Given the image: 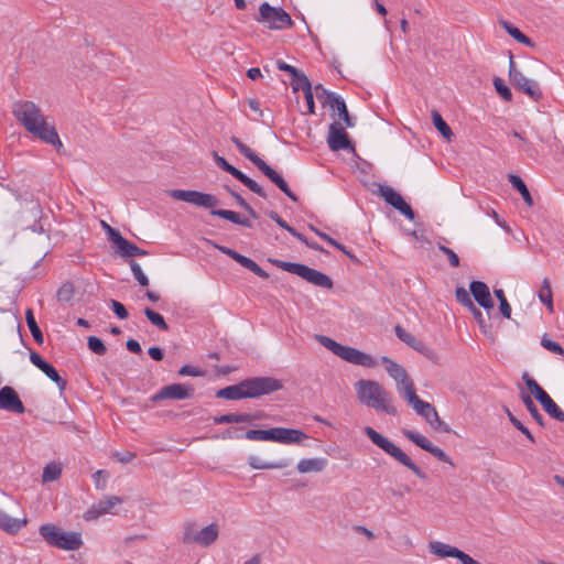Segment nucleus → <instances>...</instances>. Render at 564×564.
I'll use <instances>...</instances> for the list:
<instances>
[{"label": "nucleus", "mask_w": 564, "mask_h": 564, "mask_svg": "<svg viewBox=\"0 0 564 564\" xmlns=\"http://www.w3.org/2000/svg\"><path fill=\"white\" fill-rule=\"evenodd\" d=\"M12 112L28 132L57 150L63 147L55 127L46 120L42 110L33 101L15 102Z\"/></svg>", "instance_id": "nucleus-1"}, {"label": "nucleus", "mask_w": 564, "mask_h": 564, "mask_svg": "<svg viewBox=\"0 0 564 564\" xmlns=\"http://www.w3.org/2000/svg\"><path fill=\"white\" fill-rule=\"evenodd\" d=\"M283 389L281 380L273 377H252L216 392V397L227 400L257 399Z\"/></svg>", "instance_id": "nucleus-2"}, {"label": "nucleus", "mask_w": 564, "mask_h": 564, "mask_svg": "<svg viewBox=\"0 0 564 564\" xmlns=\"http://www.w3.org/2000/svg\"><path fill=\"white\" fill-rule=\"evenodd\" d=\"M355 390L362 405L391 416L398 415L392 394L378 381L360 379L355 383Z\"/></svg>", "instance_id": "nucleus-3"}, {"label": "nucleus", "mask_w": 564, "mask_h": 564, "mask_svg": "<svg viewBox=\"0 0 564 564\" xmlns=\"http://www.w3.org/2000/svg\"><path fill=\"white\" fill-rule=\"evenodd\" d=\"M169 195L174 199L182 200L197 207L210 209V214L213 216L227 219L243 227H252L248 218H242L236 212L228 209H215V207L219 205V199L212 194L203 193L199 191L171 189L169 191Z\"/></svg>", "instance_id": "nucleus-4"}, {"label": "nucleus", "mask_w": 564, "mask_h": 564, "mask_svg": "<svg viewBox=\"0 0 564 564\" xmlns=\"http://www.w3.org/2000/svg\"><path fill=\"white\" fill-rule=\"evenodd\" d=\"M316 339L326 349L330 350L333 354L347 362L367 368H375L377 366V361L372 356L357 348L344 346L324 335H316Z\"/></svg>", "instance_id": "nucleus-5"}, {"label": "nucleus", "mask_w": 564, "mask_h": 564, "mask_svg": "<svg viewBox=\"0 0 564 564\" xmlns=\"http://www.w3.org/2000/svg\"><path fill=\"white\" fill-rule=\"evenodd\" d=\"M365 434L370 438V441L381 448L386 454L393 457L398 463L409 468L412 473H414L419 478L426 479V474L417 467L413 460L401 451L395 444H393L389 438L381 435L371 426H366L364 429Z\"/></svg>", "instance_id": "nucleus-6"}, {"label": "nucleus", "mask_w": 564, "mask_h": 564, "mask_svg": "<svg viewBox=\"0 0 564 564\" xmlns=\"http://www.w3.org/2000/svg\"><path fill=\"white\" fill-rule=\"evenodd\" d=\"M231 142L237 147L239 152L251 161L272 183H274L290 199L297 202V196L290 189L284 178L271 166H269L261 158H259L249 147H247L237 137H231Z\"/></svg>", "instance_id": "nucleus-7"}, {"label": "nucleus", "mask_w": 564, "mask_h": 564, "mask_svg": "<svg viewBox=\"0 0 564 564\" xmlns=\"http://www.w3.org/2000/svg\"><path fill=\"white\" fill-rule=\"evenodd\" d=\"M39 532L48 545L61 550L77 551L83 545L80 533L65 532L52 523L41 525Z\"/></svg>", "instance_id": "nucleus-8"}, {"label": "nucleus", "mask_w": 564, "mask_h": 564, "mask_svg": "<svg viewBox=\"0 0 564 564\" xmlns=\"http://www.w3.org/2000/svg\"><path fill=\"white\" fill-rule=\"evenodd\" d=\"M273 263L278 268L289 273L295 274L315 286L329 290L334 285L333 280L327 274L305 264L281 260H275Z\"/></svg>", "instance_id": "nucleus-9"}, {"label": "nucleus", "mask_w": 564, "mask_h": 564, "mask_svg": "<svg viewBox=\"0 0 564 564\" xmlns=\"http://www.w3.org/2000/svg\"><path fill=\"white\" fill-rule=\"evenodd\" d=\"M254 20L269 30H284L293 25L290 14L282 8L272 7L269 2H263L259 7V13Z\"/></svg>", "instance_id": "nucleus-10"}, {"label": "nucleus", "mask_w": 564, "mask_h": 564, "mask_svg": "<svg viewBox=\"0 0 564 564\" xmlns=\"http://www.w3.org/2000/svg\"><path fill=\"white\" fill-rule=\"evenodd\" d=\"M509 79L511 85L522 94L527 95L534 101H539L542 97V90L539 84L533 80L527 78L516 66L513 61V56L510 54L509 57Z\"/></svg>", "instance_id": "nucleus-11"}, {"label": "nucleus", "mask_w": 564, "mask_h": 564, "mask_svg": "<svg viewBox=\"0 0 564 564\" xmlns=\"http://www.w3.org/2000/svg\"><path fill=\"white\" fill-rule=\"evenodd\" d=\"M522 380L530 392L543 406L545 412L555 420L564 423V412L558 408L547 392L533 378H531L528 372L522 375Z\"/></svg>", "instance_id": "nucleus-12"}, {"label": "nucleus", "mask_w": 564, "mask_h": 564, "mask_svg": "<svg viewBox=\"0 0 564 564\" xmlns=\"http://www.w3.org/2000/svg\"><path fill=\"white\" fill-rule=\"evenodd\" d=\"M214 160L218 167L223 169L227 173H229L231 176L240 181L245 186H247L251 192L256 193L257 195L265 198L267 193L264 189L252 178L243 174L240 170L236 169L234 165L229 164L225 158L218 155L216 152H214Z\"/></svg>", "instance_id": "nucleus-13"}, {"label": "nucleus", "mask_w": 564, "mask_h": 564, "mask_svg": "<svg viewBox=\"0 0 564 564\" xmlns=\"http://www.w3.org/2000/svg\"><path fill=\"white\" fill-rule=\"evenodd\" d=\"M195 389L191 384L172 383L162 387L155 394L151 397V401L158 402L161 400H185L194 395Z\"/></svg>", "instance_id": "nucleus-14"}, {"label": "nucleus", "mask_w": 564, "mask_h": 564, "mask_svg": "<svg viewBox=\"0 0 564 564\" xmlns=\"http://www.w3.org/2000/svg\"><path fill=\"white\" fill-rule=\"evenodd\" d=\"M394 330H395L397 337L401 341L405 343L408 346H410L414 350L421 352L424 357L430 359L432 362L438 364L440 357L434 349L426 346L422 340L417 339L414 335H412L411 333L405 330L400 325H397Z\"/></svg>", "instance_id": "nucleus-15"}, {"label": "nucleus", "mask_w": 564, "mask_h": 564, "mask_svg": "<svg viewBox=\"0 0 564 564\" xmlns=\"http://www.w3.org/2000/svg\"><path fill=\"white\" fill-rule=\"evenodd\" d=\"M379 195L386 200L387 204L391 205L402 215H404L409 220H413L415 214L411 206L403 199L400 193L394 191L392 187L388 185H381L378 189Z\"/></svg>", "instance_id": "nucleus-16"}, {"label": "nucleus", "mask_w": 564, "mask_h": 564, "mask_svg": "<svg viewBox=\"0 0 564 564\" xmlns=\"http://www.w3.org/2000/svg\"><path fill=\"white\" fill-rule=\"evenodd\" d=\"M327 144L332 151L354 149L347 132L338 122H333L329 126Z\"/></svg>", "instance_id": "nucleus-17"}, {"label": "nucleus", "mask_w": 564, "mask_h": 564, "mask_svg": "<svg viewBox=\"0 0 564 564\" xmlns=\"http://www.w3.org/2000/svg\"><path fill=\"white\" fill-rule=\"evenodd\" d=\"M315 93L324 106H329L332 110L337 111L339 118L344 115L347 116L346 102L339 95L326 90L321 84L315 86Z\"/></svg>", "instance_id": "nucleus-18"}, {"label": "nucleus", "mask_w": 564, "mask_h": 564, "mask_svg": "<svg viewBox=\"0 0 564 564\" xmlns=\"http://www.w3.org/2000/svg\"><path fill=\"white\" fill-rule=\"evenodd\" d=\"M122 499L118 496H108L105 499L99 500L94 503L85 513L84 519L87 521H93L98 519L99 517L110 513L111 510L120 505Z\"/></svg>", "instance_id": "nucleus-19"}, {"label": "nucleus", "mask_w": 564, "mask_h": 564, "mask_svg": "<svg viewBox=\"0 0 564 564\" xmlns=\"http://www.w3.org/2000/svg\"><path fill=\"white\" fill-rule=\"evenodd\" d=\"M0 409L18 414H22L25 411L19 394L12 387L9 386L2 387L0 389Z\"/></svg>", "instance_id": "nucleus-20"}, {"label": "nucleus", "mask_w": 564, "mask_h": 564, "mask_svg": "<svg viewBox=\"0 0 564 564\" xmlns=\"http://www.w3.org/2000/svg\"><path fill=\"white\" fill-rule=\"evenodd\" d=\"M470 293L475 301L485 310L494 308V301L490 295L489 288L481 281H473L469 285Z\"/></svg>", "instance_id": "nucleus-21"}, {"label": "nucleus", "mask_w": 564, "mask_h": 564, "mask_svg": "<svg viewBox=\"0 0 564 564\" xmlns=\"http://www.w3.org/2000/svg\"><path fill=\"white\" fill-rule=\"evenodd\" d=\"M307 437V435L296 429H286V427H274V437L273 442L282 443V444H296L301 443Z\"/></svg>", "instance_id": "nucleus-22"}, {"label": "nucleus", "mask_w": 564, "mask_h": 564, "mask_svg": "<svg viewBox=\"0 0 564 564\" xmlns=\"http://www.w3.org/2000/svg\"><path fill=\"white\" fill-rule=\"evenodd\" d=\"M408 403L412 406L416 414L424 417L429 424H431L432 421H438V413L435 408L431 403L420 399L417 395L412 397V400L408 401Z\"/></svg>", "instance_id": "nucleus-23"}, {"label": "nucleus", "mask_w": 564, "mask_h": 564, "mask_svg": "<svg viewBox=\"0 0 564 564\" xmlns=\"http://www.w3.org/2000/svg\"><path fill=\"white\" fill-rule=\"evenodd\" d=\"M219 535V527L217 523H210L207 527L200 529L197 533L196 543L200 546H209L213 544Z\"/></svg>", "instance_id": "nucleus-24"}, {"label": "nucleus", "mask_w": 564, "mask_h": 564, "mask_svg": "<svg viewBox=\"0 0 564 564\" xmlns=\"http://www.w3.org/2000/svg\"><path fill=\"white\" fill-rule=\"evenodd\" d=\"M430 552L441 558L445 557H455L457 558L459 554V549L452 546L449 544H446L441 541H433L429 544Z\"/></svg>", "instance_id": "nucleus-25"}, {"label": "nucleus", "mask_w": 564, "mask_h": 564, "mask_svg": "<svg viewBox=\"0 0 564 564\" xmlns=\"http://www.w3.org/2000/svg\"><path fill=\"white\" fill-rule=\"evenodd\" d=\"M248 464L253 469H282L290 465V460L280 459L276 462H264L258 456H250Z\"/></svg>", "instance_id": "nucleus-26"}, {"label": "nucleus", "mask_w": 564, "mask_h": 564, "mask_svg": "<svg viewBox=\"0 0 564 564\" xmlns=\"http://www.w3.org/2000/svg\"><path fill=\"white\" fill-rule=\"evenodd\" d=\"M326 463L325 458H304L299 462L297 470L302 474L312 471L318 473L325 468Z\"/></svg>", "instance_id": "nucleus-27"}, {"label": "nucleus", "mask_w": 564, "mask_h": 564, "mask_svg": "<svg viewBox=\"0 0 564 564\" xmlns=\"http://www.w3.org/2000/svg\"><path fill=\"white\" fill-rule=\"evenodd\" d=\"M381 362L384 366L388 375L394 381L404 380V378L408 375V372H406V370L401 365L397 364L395 361H393L392 359H390L387 356H383L381 358Z\"/></svg>", "instance_id": "nucleus-28"}, {"label": "nucleus", "mask_w": 564, "mask_h": 564, "mask_svg": "<svg viewBox=\"0 0 564 564\" xmlns=\"http://www.w3.org/2000/svg\"><path fill=\"white\" fill-rule=\"evenodd\" d=\"M26 524L25 520L12 518L8 513L0 510V528L8 533H17L23 525Z\"/></svg>", "instance_id": "nucleus-29"}, {"label": "nucleus", "mask_w": 564, "mask_h": 564, "mask_svg": "<svg viewBox=\"0 0 564 564\" xmlns=\"http://www.w3.org/2000/svg\"><path fill=\"white\" fill-rule=\"evenodd\" d=\"M508 181L511 183L513 188H516L522 196L523 200L528 206H533V198L522 178L516 174H509Z\"/></svg>", "instance_id": "nucleus-30"}, {"label": "nucleus", "mask_w": 564, "mask_h": 564, "mask_svg": "<svg viewBox=\"0 0 564 564\" xmlns=\"http://www.w3.org/2000/svg\"><path fill=\"white\" fill-rule=\"evenodd\" d=\"M118 251L123 257H137V256H147L149 254L148 251L140 249L137 245L133 242L127 240L123 238L120 240V243L118 245Z\"/></svg>", "instance_id": "nucleus-31"}, {"label": "nucleus", "mask_w": 564, "mask_h": 564, "mask_svg": "<svg viewBox=\"0 0 564 564\" xmlns=\"http://www.w3.org/2000/svg\"><path fill=\"white\" fill-rule=\"evenodd\" d=\"M399 394L406 401L412 400V397H416V391L412 379L409 375L405 376L404 380L395 381Z\"/></svg>", "instance_id": "nucleus-32"}, {"label": "nucleus", "mask_w": 564, "mask_h": 564, "mask_svg": "<svg viewBox=\"0 0 564 564\" xmlns=\"http://www.w3.org/2000/svg\"><path fill=\"white\" fill-rule=\"evenodd\" d=\"M403 435L409 441H411L412 443H414L415 445H417L419 447L426 452H429L433 446V443L430 440H427L424 435L412 430H403Z\"/></svg>", "instance_id": "nucleus-33"}, {"label": "nucleus", "mask_w": 564, "mask_h": 564, "mask_svg": "<svg viewBox=\"0 0 564 564\" xmlns=\"http://www.w3.org/2000/svg\"><path fill=\"white\" fill-rule=\"evenodd\" d=\"M403 435L409 441H411L412 443H414L415 445H417L419 447L426 452H429L433 446V443L430 440H427L424 435L412 430H403Z\"/></svg>", "instance_id": "nucleus-34"}, {"label": "nucleus", "mask_w": 564, "mask_h": 564, "mask_svg": "<svg viewBox=\"0 0 564 564\" xmlns=\"http://www.w3.org/2000/svg\"><path fill=\"white\" fill-rule=\"evenodd\" d=\"M501 25L503 26L506 32L511 37H513L516 41H518L519 43L524 44L530 47L533 46V42L525 34H523L518 28L512 25L511 23H509L507 21H502Z\"/></svg>", "instance_id": "nucleus-35"}, {"label": "nucleus", "mask_w": 564, "mask_h": 564, "mask_svg": "<svg viewBox=\"0 0 564 564\" xmlns=\"http://www.w3.org/2000/svg\"><path fill=\"white\" fill-rule=\"evenodd\" d=\"M25 319H26V324H28V327L34 338V340L39 344V345H42L43 341H44V338H43V334L35 321V317H34V314H33V311L31 308L26 310L25 312Z\"/></svg>", "instance_id": "nucleus-36"}, {"label": "nucleus", "mask_w": 564, "mask_h": 564, "mask_svg": "<svg viewBox=\"0 0 564 564\" xmlns=\"http://www.w3.org/2000/svg\"><path fill=\"white\" fill-rule=\"evenodd\" d=\"M432 120L437 131L447 140L453 137V131L449 126L445 122L438 111H432Z\"/></svg>", "instance_id": "nucleus-37"}, {"label": "nucleus", "mask_w": 564, "mask_h": 564, "mask_svg": "<svg viewBox=\"0 0 564 564\" xmlns=\"http://www.w3.org/2000/svg\"><path fill=\"white\" fill-rule=\"evenodd\" d=\"M540 301L545 304L550 312L553 311V294L549 279H544L539 291Z\"/></svg>", "instance_id": "nucleus-38"}, {"label": "nucleus", "mask_w": 564, "mask_h": 564, "mask_svg": "<svg viewBox=\"0 0 564 564\" xmlns=\"http://www.w3.org/2000/svg\"><path fill=\"white\" fill-rule=\"evenodd\" d=\"M521 399H522V402L523 404L525 405L527 410L529 411V413L531 414V416L534 419V421L543 426L544 425V420H543V416L542 414L539 412V409L538 406L535 405V403L533 402L532 398L527 394V393H523L521 395Z\"/></svg>", "instance_id": "nucleus-39"}, {"label": "nucleus", "mask_w": 564, "mask_h": 564, "mask_svg": "<svg viewBox=\"0 0 564 564\" xmlns=\"http://www.w3.org/2000/svg\"><path fill=\"white\" fill-rule=\"evenodd\" d=\"M238 263L241 264L243 268L253 272L259 278H262V279L269 278L268 272L264 271L260 265H258V263L256 261H253L252 259H250L248 257L241 256Z\"/></svg>", "instance_id": "nucleus-40"}, {"label": "nucleus", "mask_w": 564, "mask_h": 564, "mask_svg": "<svg viewBox=\"0 0 564 564\" xmlns=\"http://www.w3.org/2000/svg\"><path fill=\"white\" fill-rule=\"evenodd\" d=\"M245 437L250 441H272L274 437V427L270 430H249Z\"/></svg>", "instance_id": "nucleus-41"}, {"label": "nucleus", "mask_w": 564, "mask_h": 564, "mask_svg": "<svg viewBox=\"0 0 564 564\" xmlns=\"http://www.w3.org/2000/svg\"><path fill=\"white\" fill-rule=\"evenodd\" d=\"M62 474V468L58 464L50 463L47 464L42 474V479L44 482H50L57 480Z\"/></svg>", "instance_id": "nucleus-42"}, {"label": "nucleus", "mask_w": 564, "mask_h": 564, "mask_svg": "<svg viewBox=\"0 0 564 564\" xmlns=\"http://www.w3.org/2000/svg\"><path fill=\"white\" fill-rule=\"evenodd\" d=\"M41 371H43L52 381H54L61 391L66 388V380L58 375L57 370L51 364L47 362L41 369Z\"/></svg>", "instance_id": "nucleus-43"}, {"label": "nucleus", "mask_w": 564, "mask_h": 564, "mask_svg": "<svg viewBox=\"0 0 564 564\" xmlns=\"http://www.w3.org/2000/svg\"><path fill=\"white\" fill-rule=\"evenodd\" d=\"M144 314L148 317V319L159 329L164 332L169 330V325L166 324L164 317L161 314L154 312L149 307L144 308Z\"/></svg>", "instance_id": "nucleus-44"}, {"label": "nucleus", "mask_w": 564, "mask_h": 564, "mask_svg": "<svg viewBox=\"0 0 564 564\" xmlns=\"http://www.w3.org/2000/svg\"><path fill=\"white\" fill-rule=\"evenodd\" d=\"M492 83L498 95L503 100L510 102L512 100V93L510 88L505 84V82L500 77H495Z\"/></svg>", "instance_id": "nucleus-45"}, {"label": "nucleus", "mask_w": 564, "mask_h": 564, "mask_svg": "<svg viewBox=\"0 0 564 564\" xmlns=\"http://www.w3.org/2000/svg\"><path fill=\"white\" fill-rule=\"evenodd\" d=\"M506 413H507L510 422L512 423V425L517 430H519L521 433H523L529 441L534 443L535 438L532 435V433L511 413V411L508 408H506Z\"/></svg>", "instance_id": "nucleus-46"}, {"label": "nucleus", "mask_w": 564, "mask_h": 564, "mask_svg": "<svg viewBox=\"0 0 564 564\" xmlns=\"http://www.w3.org/2000/svg\"><path fill=\"white\" fill-rule=\"evenodd\" d=\"M87 345H88V348L93 352H95V354H97L99 356L105 355L106 351H107V348H106L104 341L100 338L96 337V336L88 337Z\"/></svg>", "instance_id": "nucleus-47"}, {"label": "nucleus", "mask_w": 564, "mask_h": 564, "mask_svg": "<svg viewBox=\"0 0 564 564\" xmlns=\"http://www.w3.org/2000/svg\"><path fill=\"white\" fill-rule=\"evenodd\" d=\"M130 268H131V271L133 273V276L135 278V280L139 282V284L141 286H148L149 285V279L148 276L143 273L140 264L133 260L130 261Z\"/></svg>", "instance_id": "nucleus-48"}, {"label": "nucleus", "mask_w": 564, "mask_h": 564, "mask_svg": "<svg viewBox=\"0 0 564 564\" xmlns=\"http://www.w3.org/2000/svg\"><path fill=\"white\" fill-rule=\"evenodd\" d=\"M541 345L543 348L552 351L553 354H556V355L564 354L563 347L558 343L551 340L546 334L542 336Z\"/></svg>", "instance_id": "nucleus-49"}, {"label": "nucleus", "mask_w": 564, "mask_h": 564, "mask_svg": "<svg viewBox=\"0 0 564 564\" xmlns=\"http://www.w3.org/2000/svg\"><path fill=\"white\" fill-rule=\"evenodd\" d=\"M57 299L61 302H68L72 300L74 295V288L73 284L67 282L64 283L58 290H57Z\"/></svg>", "instance_id": "nucleus-50"}, {"label": "nucleus", "mask_w": 564, "mask_h": 564, "mask_svg": "<svg viewBox=\"0 0 564 564\" xmlns=\"http://www.w3.org/2000/svg\"><path fill=\"white\" fill-rule=\"evenodd\" d=\"M455 296H456V300L458 303H460L463 306L465 307H469V306H473L474 302L473 300L470 299V295L468 293V291L463 288V286H458L455 291Z\"/></svg>", "instance_id": "nucleus-51"}, {"label": "nucleus", "mask_w": 564, "mask_h": 564, "mask_svg": "<svg viewBox=\"0 0 564 564\" xmlns=\"http://www.w3.org/2000/svg\"><path fill=\"white\" fill-rule=\"evenodd\" d=\"M304 87H305L304 97H305V100L307 104V112L313 115V113H315V105H314V96H313V91H312V85L308 79H304Z\"/></svg>", "instance_id": "nucleus-52"}, {"label": "nucleus", "mask_w": 564, "mask_h": 564, "mask_svg": "<svg viewBox=\"0 0 564 564\" xmlns=\"http://www.w3.org/2000/svg\"><path fill=\"white\" fill-rule=\"evenodd\" d=\"M199 530H196L194 523H187L183 533V542L184 543H196L197 533Z\"/></svg>", "instance_id": "nucleus-53"}, {"label": "nucleus", "mask_w": 564, "mask_h": 564, "mask_svg": "<svg viewBox=\"0 0 564 564\" xmlns=\"http://www.w3.org/2000/svg\"><path fill=\"white\" fill-rule=\"evenodd\" d=\"M429 453L436 457L438 460L446 463L451 466H454L452 458L442 448L435 446L434 444L429 451Z\"/></svg>", "instance_id": "nucleus-54"}, {"label": "nucleus", "mask_w": 564, "mask_h": 564, "mask_svg": "<svg viewBox=\"0 0 564 564\" xmlns=\"http://www.w3.org/2000/svg\"><path fill=\"white\" fill-rule=\"evenodd\" d=\"M438 250L442 251L444 254L447 256L448 262L453 268H457L459 265V258L458 256L452 250L451 248H447L444 245H438Z\"/></svg>", "instance_id": "nucleus-55"}, {"label": "nucleus", "mask_w": 564, "mask_h": 564, "mask_svg": "<svg viewBox=\"0 0 564 564\" xmlns=\"http://www.w3.org/2000/svg\"><path fill=\"white\" fill-rule=\"evenodd\" d=\"M204 373V370L200 368L192 367L189 365H184L178 370L180 376L202 377Z\"/></svg>", "instance_id": "nucleus-56"}, {"label": "nucleus", "mask_w": 564, "mask_h": 564, "mask_svg": "<svg viewBox=\"0 0 564 564\" xmlns=\"http://www.w3.org/2000/svg\"><path fill=\"white\" fill-rule=\"evenodd\" d=\"M102 227L104 229L106 230L109 239L116 243V246L118 247V245L120 243V240L123 239V237L120 235V232L118 230H116L115 228H112L111 226H109L107 223L102 221Z\"/></svg>", "instance_id": "nucleus-57"}, {"label": "nucleus", "mask_w": 564, "mask_h": 564, "mask_svg": "<svg viewBox=\"0 0 564 564\" xmlns=\"http://www.w3.org/2000/svg\"><path fill=\"white\" fill-rule=\"evenodd\" d=\"M111 307L113 313L120 318L126 319L128 318L129 314L124 305L116 300H111Z\"/></svg>", "instance_id": "nucleus-58"}, {"label": "nucleus", "mask_w": 564, "mask_h": 564, "mask_svg": "<svg viewBox=\"0 0 564 564\" xmlns=\"http://www.w3.org/2000/svg\"><path fill=\"white\" fill-rule=\"evenodd\" d=\"M304 79H308V78L302 72L299 74V76L292 77L291 85H292L293 91L303 90V93L305 94Z\"/></svg>", "instance_id": "nucleus-59"}, {"label": "nucleus", "mask_w": 564, "mask_h": 564, "mask_svg": "<svg viewBox=\"0 0 564 564\" xmlns=\"http://www.w3.org/2000/svg\"><path fill=\"white\" fill-rule=\"evenodd\" d=\"M276 67L279 70L289 73L292 77L299 76L301 73V70L281 59L276 62Z\"/></svg>", "instance_id": "nucleus-60"}, {"label": "nucleus", "mask_w": 564, "mask_h": 564, "mask_svg": "<svg viewBox=\"0 0 564 564\" xmlns=\"http://www.w3.org/2000/svg\"><path fill=\"white\" fill-rule=\"evenodd\" d=\"M316 235L322 238L323 240H325L326 242H328L329 245H332L333 247H335L336 249L340 250V251H345V246L341 245L340 242H338L337 240H335L334 238H332L330 236H328L327 234L323 232V231H316Z\"/></svg>", "instance_id": "nucleus-61"}, {"label": "nucleus", "mask_w": 564, "mask_h": 564, "mask_svg": "<svg viewBox=\"0 0 564 564\" xmlns=\"http://www.w3.org/2000/svg\"><path fill=\"white\" fill-rule=\"evenodd\" d=\"M215 424H230L236 423V413L223 414L214 417Z\"/></svg>", "instance_id": "nucleus-62"}, {"label": "nucleus", "mask_w": 564, "mask_h": 564, "mask_svg": "<svg viewBox=\"0 0 564 564\" xmlns=\"http://www.w3.org/2000/svg\"><path fill=\"white\" fill-rule=\"evenodd\" d=\"M93 478L95 480L96 487L101 489V488L105 487V482H106V478H107V473L104 471V470H97L93 475Z\"/></svg>", "instance_id": "nucleus-63"}, {"label": "nucleus", "mask_w": 564, "mask_h": 564, "mask_svg": "<svg viewBox=\"0 0 564 564\" xmlns=\"http://www.w3.org/2000/svg\"><path fill=\"white\" fill-rule=\"evenodd\" d=\"M113 456L121 463H130L132 459H134L135 454L129 451L126 452H117L113 454Z\"/></svg>", "instance_id": "nucleus-64"}]
</instances>
